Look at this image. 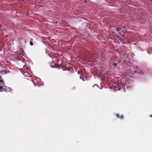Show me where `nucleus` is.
I'll list each match as a JSON object with an SVG mask.
<instances>
[{"label": "nucleus", "mask_w": 152, "mask_h": 152, "mask_svg": "<svg viewBox=\"0 0 152 152\" xmlns=\"http://www.w3.org/2000/svg\"><path fill=\"white\" fill-rule=\"evenodd\" d=\"M134 72H135L136 73H139V68L135 66V67H134Z\"/></svg>", "instance_id": "1"}, {"label": "nucleus", "mask_w": 152, "mask_h": 152, "mask_svg": "<svg viewBox=\"0 0 152 152\" xmlns=\"http://www.w3.org/2000/svg\"><path fill=\"white\" fill-rule=\"evenodd\" d=\"M119 33L120 35L122 37H124V34L123 32V31H121L120 32H119Z\"/></svg>", "instance_id": "2"}, {"label": "nucleus", "mask_w": 152, "mask_h": 152, "mask_svg": "<svg viewBox=\"0 0 152 152\" xmlns=\"http://www.w3.org/2000/svg\"><path fill=\"white\" fill-rule=\"evenodd\" d=\"M121 30V28H117L115 29V30L116 31L118 32L119 31H120Z\"/></svg>", "instance_id": "3"}, {"label": "nucleus", "mask_w": 152, "mask_h": 152, "mask_svg": "<svg viewBox=\"0 0 152 152\" xmlns=\"http://www.w3.org/2000/svg\"><path fill=\"white\" fill-rule=\"evenodd\" d=\"M0 82H2V84H4V82L3 81L2 79V77L1 76H0Z\"/></svg>", "instance_id": "4"}, {"label": "nucleus", "mask_w": 152, "mask_h": 152, "mask_svg": "<svg viewBox=\"0 0 152 152\" xmlns=\"http://www.w3.org/2000/svg\"><path fill=\"white\" fill-rule=\"evenodd\" d=\"M3 89V87L2 86H0V91H2V89Z\"/></svg>", "instance_id": "5"}, {"label": "nucleus", "mask_w": 152, "mask_h": 152, "mask_svg": "<svg viewBox=\"0 0 152 152\" xmlns=\"http://www.w3.org/2000/svg\"><path fill=\"white\" fill-rule=\"evenodd\" d=\"M116 116L118 118H119L120 115L118 114H116Z\"/></svg>", "instance_id": "6"}, {"label": "nucleus", "mask_w": 152, "mask_h": 152, "mask_svg": "<svg viewBox=\"0 0 152 152\" xmlns=\"http://www.w3.org/2000/svg\"><path fill=\"white\" fill-rule=\"evenodd\" d=\"M117 63H113V66H117Z\"/></svg>", "instance_id": "7"}, {"label": "nucleus", "mask_w": 152, "mask_h": 152, "mask_svg": "<svg viewBox=\"0 0 152 152\" xmlns=\"http://www.w3.org/2000/svg\"><path fill=\"white\" fill-rule=\"evenodd\" d=\"M119 118L122 119L123 118V116L122 115H120Z\"/></svg>", "instance_id": "8"}, {"label": "nucleus", "mask_w": 152, "mask_h": 152, "mask_svg": "<svg viewBox=\"0 0 152 152\" xmlns=\"http://www.w3.org/2000/svg\"><path fill=\"white\" fill-rule=\"evenodd\" d=\"M29 43H30V45H31V46H32V45H33V42H29Z\"/></svg>", "instance_id": "9"}, {"label": "nucleus", "mask_w": 152, "mask_h": 152, "mask_svg": "<svg viewBox=\"0 0 152 152\" xmlns=\"http://www.w3.org/2000/svg\"><path fill=\"white\" fill-rule=\"evenodd\" d=\"M83 81H84L85 80V79L83 78H81V79Z\"/></svg>", "instance_id": "10"}, {"label": "nucleus", "mask_w": 152, "mask_h": 152, "mask_svg": "<svg viewBox=\"0 0 152 152\" xmlns=\"http://www.w3.org/2000/svg\"><path fill=\"white\" fill-rule=\"evenodd\" d=\"M22 50L21 51L22 52V53H23V49L22 48H20V50Z\"/></svg>", "instance_id": "11"}, {"label": "nucleus", "mask_w": 152, "mask_h": 152, "mask_svg": "<svg viewBox=\"0 0 152 152\" xmlns=\"http://www.w3.org/2000/svg\"><path fill=\"white\" fill-rule=\"evenodd\" d=\"M80 79H81V77L80 76Z\"/></svg>", "instance_id": "12"}, {"label": "nucleus", "mask_w": 152, "mask_h": 152, "mask_svg": "<svg viewBox=\"0 0 152 152\" xmlns=\"http://www.w3.org/2000/svg\"><path fill=\"white\" fill-rule=\"evenodd\" d=\"M150 116H151V117H152V115H150Z\"/></svg>", "instance_id": "13"}, {"label": "nucleus", "mask_w": 152, "mask_h": 152, "mask_svg": "<svg viewBox=\"0 0 152 152\" xmlns=\"http://www.w3.org/2000/svg\"><path fill=\"white\" fill-rule=\"evenodd\" d=\"M125 27H124V28H125Z\"/></svg>", "instance_id": "14"}]
</instances>
